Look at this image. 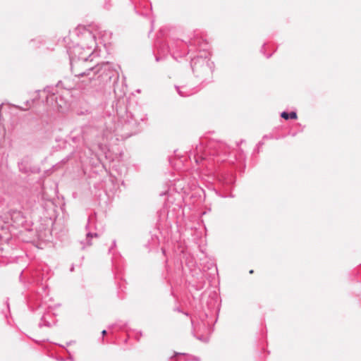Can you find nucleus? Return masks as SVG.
I'll return each instance as SVG.
<instances>
[{"label":"nucleus","instance_id":"3","mask_svg":"<svg viewBox=\"0 0 361 361\" xmlns=\"http://www.w3.org/2000/svg\"><path fill=\"white\" fill-rule=\"evenodd\" d=\"M106 331L105 330H104V331H102V335H105V334H106Z\"/></svg>","mask_w":361,"mask_h":361},{"label":"nucleus","instance_id":"1","mask_svg":"<svg viewBox=\"0 0 361 361\" xmlns=\"http://www.w3.org/2000/svg\"><path fill=\"white\" fill-rule=\"evenodd\" d=\"M89 42L86 47L81 45H77L72 50L73 56L71 59V68L73 72L78 76L89 75L94 69L89 66V59L92 57L96 42L94 37L89 35Z\"/></svg>","mask_w":361,"mask_h":361},{"label":"nucleus","instance_id":"4","mask_svg":"<svg viewBox=\"0 0 361 361\" xmlns=\"http://www.w3.org/2000/svg\"><path fill=\"white\" fill-rule=\"evenodd\" d=\"M58 105H59V106L60 108H62V107H63L62 104H59Z\"/></svg>","mask_w":361,"mask_h":361},{"label":"nucleus","instance_id":"2","mask_svg":"<svg viewBox=\"0 0 361 361\" xmlns=\"http://www.w3.org/2000/svg\"><path fill=\"white\" fill-rule=\"evenodd\" d=\"M281 117L285 119H288L289 118L295 119L297 118V115L295 112H290V114H288L287 112L283 111L281 113Z\"/></svg>","mask_w":361,"mask_h":361}]
</instances>
